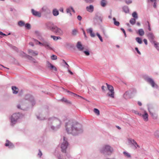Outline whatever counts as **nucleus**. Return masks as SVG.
<instances>
[{
	"label": "nucleus",
	"instance_id": "obj_22",
	"mask_svg": "<svg viewBox=\"0 0 159 159\" xmlns=\"http://www.w3.org/2000/svg\"><path fill=\"white\" fill-rule=\"evenodd\" d=\"M39 39L41 40V41L43 42V46L45 47L48 43H49L47 41L45 40L44 39L41 37Z\"/></svg>",
	"mask_w": 159,
	"mask_h": 159
},
{
	"label": "nucleus",
	"instance_id": "obj_59",
	"mask_svg": "<svg viewBox=\"0 0 159 159\" xmlns=\"http://www.w3.org/2000/svg\"><path fill=\"white\" fill-rule=\"evenodd\" d=\"M135 50L139 54H141V53L139 51L138 48L136 47L135 48Z\"/></svg>",
	"mask_w": 159,
	"mask_h": 159
},
{
	"label": "nucleus",
	"instance_id": "obj_10",
	"mask_svg": "<svg viewBox=\"0 0 159 159\" xmlns=\"http://www.w3.org/2000/svg\"><path fill=\"white\" fill-rule=\"evenodd\" d=\"M107 89L109 92L107 93V95L112 98H114V92L113 87L110 85L106 83Z\"/></svg>",
	"mask_w": 159,
	"mask_h": 159
},
{
	"label": "nucleus",
	"instance_id": "obj_3",
	"mask_svg": "<svg viewBox=\"0 0 159 159\" xmlns=\"http://www.w3.org/2000/svg\"><path fill=\"white\" fill-rule=\"evenodd\" d=\"M99 152L104 155H111L114 152V149L111 145L106 144L103 145L100 148Z\"/></svg>",
	"mask_w": 159,
	"mask_h": 159
},
{
	"label": "nucleus",
	"instance_id": "obj_53",
	"mask_svg": "<svg viewBox=\"0 0 159 159\" xmlns=\"http://www.w3.org/2000/svg\"><path fill=\"white\" fill-rule=\"evenodd\" d=\"M125 2L127 4H130L132 2V1L131 0H126Z\"/></svg>",
	"mask_w": 159,
	"mask_h": 159
},
{
	"label": "nucleus",
	"instance_id": "obj_2",
	"mask_svg": "<svg viewBox=\"0 0 159 159\" xmlns=\"http://www.w3.org/2000/svg\"><path fill=\"white\" fill-rule=\"evenodd\" d=\"M48 127L52 130L57 131L61 127V121L58 118L53 117L48 119Z\"/></svg>",
	"mask_w": 159,
	"mask_h": 159
},
{
	"label": "nucleus",
	"instance_id": "obj_16",
	"mask_svg": "<svg viewBox=\"0 0 159 159\" xmlns=\"http://www.w3.org/2000/svg\"><path fill=\"white\" fill-rule=\"evenodd\" d=\"M28 52L29 54L33 56H37L38 54V52L37 51H34L31 49L28 50Z\"/></svg>",
	"mask_w": 159,
	"mask_h": 159
},
{
	"label": "nucleus",
	"instance_id": "obj_44",
	"mask_svg": "<svg viewBox=\"0 0 159 159\" xmlns=\"http://www.w3.org/2000/svg\"><path fill=\"white\" fill-rule=\"evenodd\" d=\"M45 48L47 49H49L50 50H52V48L51 47L50 44L49 43H48V44L45 47Z\"/></svg>",
	"mask_w": 159,
	"mask_h": 159
},
{
	"label": "nucleus",
	"instance_id": "obj_63",
	"mask_svg": "<svg viewBox=\"0 0 159 159\" xmlns=\"http://www.w3.org/2000/svg\"><path fill=\"white\" fill-rule=\"evenodd\" d=\"M143 41L146 45H147L148 44L147 40L146 39H144Z\"/></svg>",
	"mask_w": 159,
	"mask_h": 159
},
{
	"label": "nucleus",
	"instance_id": "obj_21",
	"mask_svg": "<svg viewBox=\"0 0 159 159\" xmlns=\"http://www.w3.org/2000/svg\"><path fill=\"white\" fill-rule=\"evenodd\" d=\"M7 143L5 144L6 146H8L9 148H12L14 147V145L8 140H6Z\"/></svg>",
	"mask_w": 159,
	"mask_h": 159
},
{
	"label": "nucleus",
	"instance_id": "obj_52",
	"mask_svg": "<svg viewBox=\"0 0 159 159\" xmlns=\"http://www.w3.org/2000/svg\"><path fill=\"white\" fill-rule=\"evenodd\" d=\"M87 3H91L93 1V0H84Z\"/></svg>",
	"mask_w": 159,
	"mask_h": 159
},
{
	"label": "nucleus",
	"instance_id": "obj_57",
	"mask_svg": "<svg viewBox=\"0 0 159 159\" xmlns=\"http://www.w3.org/2000/svg\"><path fill=\"white\" fill-rule=\"evenodd\" d=\"M9 46H11V47L12 48L15 50H16V51H18V49L17 48H16V47H15V46H12V45H10Z\"/></svg>",
	"mask_w": 159,
	"mask_h": 159
},
{
	"label": "nucleus",
	"instance_id": "obj_28",
	"mask_svg": "<svg viewBox=\"0 0 159 159\" xmlns=\"http://www.w3.org/2000/svg\"><path fill=\"white\" fill-rule=\"evenodd\" d=\"M96 19L99 23H102V21L103 17L101 16H98L96 17Z\"/></svg>",
	"mask_w": 159,
	"mask_h": 159
},
{
	"label": "nucleus",
	"instance_id": "obj_41",
	"mask_svg": "<svg viewBox=\"0 0 159 159\" xmlns=\"http://www.w3.org/2000/svg\"><path fill=\"white\" fill-rule=\"evenodd\" d=\"M77 30L75 29L72 30V34L73 36H75L77 34Z\"/></svg>",
	"mask_w": 159,
	"mask_h": 159
},
{
	"label": "nucleus",
	"instance_id": "obj_43",
	"mask_svg": "<svg viewBox=\"0 0 159 159\" xmlns=\"http://www.w3.org/2000/svg\"><path fill=\"white\" fill-rule=\"evenodd\" d=\"M20 56L22 57L26 58L27 56H28V55L26 54L25 53L23 52H21L20 53Z\"/></svg>",
	"mask_w": 159,
	"mask_h": 159
},
{
	"label": "nucleus",
	"instance_id": "obj_47",
	"mask_svg": "<svg viewBox=\"0 0 159 159\" xmlns=\"http://www.w3.org/2000/svg\"><path fill=\"white\" fill-rule=\"evenodd\" d=\"M51 59L52 60H54L57 59V56L54 55H52L51 57Z\"/></svg>",
	"mask_w": 159,
	"mask_h": 159
},
{
	"label": "nucleus",
	"instance_id": "obj_12",
	"mask_svg": "<svg viewBox=\"0 0 159 159\" xmlns=\"http://www.w3.org/2000/svg\"><path fill=\"white\" fill-rule=\"evenodd\" d=\"M147 35L148 39L152 44H153V43L155 41H154L155 36L152 32L148 33Z\"/></svg>",
	"mask_w": 159,
	"mask_h": 159
},
{
	"label": "nucleus",
	"instance_id": "obj_46",
	"mask_svg": "<svg viewBox=\"0 0 159 159\" xmlns=\"http://www.w3.org/2000/svg\"><path fill=\"white\" fill-rule=\"evenodd\" d=\"M123 154L125 155V156L129 158L130 157V155L129 153L125 152H124Z\"/></svg>",
	"mask_w": 159,
	"mask_h": 159
},
{
	"label": "nucleus",
	"instance_id": "obj_8",
	"mask_svg": "<svg viewBox=\"0 0 159 159\" xmlns=\"http://www.w3.org/2000/svg\"><path fill=\"white\" fill-rule=\"evenodd\" d=\"M68 145V143L67 141V139L65 137H63L62 139V142L61 147V151L62 152L65 153L66 152Z\"/></svg>",
	"mask_w": 159,
	"mask_h": 159
},
{
	"label": "nucleus",
	"instance_id": "obj_24",
	"mask_svg": "<svg viewBox=\"0 0 159 159\" xmlns=\"http://www.w3.org/2000/svg\"><path fill=\"white\" fill-rule=\"evenodd\" d=\"M52 13L53 15L54 16H58L59 14V12L58 10L56 8L53 9L52 11Z\"/></svg>",
	"mask_w": 159,
	"mask_h": 159
},
{
	"label": "nucleus",
	"instance_id": "obj_60",
	"mask_svg": "<svg viewBox=\"0 0 159 159\" xmlns=\"http://www.w3.org/2000/svg\"><path fill=\"white\" fill-rule=\"evenodd\" d=\"M34 41H37L38 42L39 44L41 46H43V42L41 41V42L39 41L36 39H34Z\"/></svg>",
	"mask_w": 159,
	"mask_h": 159
},
{
	"label": "nucleus",
	"instance_id": "obj_39",
	"mask_svg": "<svg viewBox=\"0 0 159 159\" xmlns=\"http://www.w3.org/2000/svg\"><path fill=\"white\" fill-rule=\"evenodd\" d=\"M61 100L62 101L65 102L67 103V104H71V102L70 101L68 100H67L65 98H63L61 99Z\"/></svg>",
	"mask_w": 159,
	"mask_h": 159
},
{
	"label": "nucleus",
	"instance_id": "obj_40",
	"mask_svg": "<svg viewBox=\"0 0 159 159\" xmlns=\"http://www.w3.org/2000/svg\"><path fill=\"white\" fill-rule=\"evenodd\" d=\"M136 22V20L134 18H131L129 21V22L132 24V25H134Z\"/></svg>",
	"mask_w": 159,
	"mask_h": 159
},
{
	"label": "nucleus",
	"instance_id": "obj_54",
	"mask_svg": "<svg viewBox=\"0 0 159 159\" xmlns=\"http://www.w3.org/2000/svg\"><path fill=\"white\" fill-rule=\"evenodd\" d=\"M84 52L86 56H89L90 54L89 52L88 51H84Z\"/></svg>",
	"mask_w": 159,
	"mask_h": 159
},
{
	"label": "nucleus",
	"instance_id": "obj_48",
	"mask_svg": "<svg viewBox=\"0 0 159 159\" xmlns=\"http://www.w3.org/2000/svg\"><path fill=\"white\" fill-rule=\"evenodd\" d=\"M96 34H97V35L98 36V37L99 38V39L100 40V41L101 42H102L103 41V40L102 37H101V36L100 34L98 33H97Z\"/></svg>",
	"mask_w": 159,
	"mask_h": 159
},
{
	"label": "nucleus",
	"instance_id": "obj_7",
	"mask_svg": "<svg viewBox=\"0 0 159 159\" xmlns=\"http://www.w3.org/2000/svg\"><path fill=\"white\" fill-rule=\"evenodd\" d=\"M148 110L150 114L153 119H156L157 116L156 114V109L155 107L152 105H150L148 106Z\"/></svg>",
	"mask_w": 159,
	"mask_h": 159
},
{
	"label": "nucleus",
	"instance_id": "obj_62",
	"mask_svg": "<svg viewBox=\"0 0 159 159\" xmlns=\"http://www.w3.org/2000/svg\"><path fill=\"white\" fill-rule=\"evenodd\" d=\"M77 19L80 21L82 19V17L80 16L79 15L77 17Z\"/></svg>",
	"mask_w": 159,
	"mask_h": 159
},
{
	"label": "nucleus",
	"instance_id": "obj_11",
	"mask_svg": "<svg viewBox=\"0 0 159 159\" xmlns=\"http://www.w3.org/2000/svg\"><path fill=\"white\" fill-rule=\"evenodd\" d=\"M25 99L29 101L32 105H34L35 103L33 97L30 94L26 95L25 97Z\"/></svg>",
	"mask_w": 159,
	"mask_h": 159
},
{
	"label": "nucleus",
	"instance_id": "obj_55",
	"mask_svg": "<svg viewBox=\"0 0 159 159\" xmlns=\"http://www.w3.org/2000/svg\"><path fill=\"white\" fill-rule=\"evenodd\" d=\"M121 30L123 31V33L125 35V37H126L127 36L125 31L124 29L122 28H121L120 29Z\"/></svg>",
	"mask_w": 159,
	"mask_h": 159
},
{
	"label": "nucleus",
	"instance_id": "obj_49",
	"mask_svg": "<svg viewBox=\"0 0 159 159\" xmlns=\"http://www.w3.org/2000/svg\"><path fill=\"white\" fill-rule=\"evenodd\" d=\"M132 111L134 113H135L136 114L138 115H139L140 116H142V114L141 113H139L137 111H136L135 110H133Z\"/></svg>",
	"mask_w": 159,
	"mask_h": 159
},
{
	"label": "nucleus",
	"instance_id": "obj_14",
	"mask_svg": "<svg viewBox=\"0 0 159 159\" xmlns=\"http://www.w3.org/2000/svg\"><path fill=\"white\" fill-rule=\"evenodd\" d=\"M31 11L32 14L35 16L39 17H40L41 16V14L40 12L36 11L33 9H31Z\"/></svg>",
	"mask_w": 159,
	"mask_h": 159
},
{
	"label": "nucleus",
	"instance_id": "obj_9",
	"mask_svg": "<svg viewBox=\"0 0 159 159\" xmlns=\"http://www.w3.org/2000/svg\"><path fill=\"white\" fill-rule=\"evenodd\" d=\"M128 142L129 145L131 147L134 149H137V148H140V146L138 144L136 141L134 139L129 138L128 139Z\"/></svg>",
	"mask_w": 159,
	"mask_h": 159
},
{
	"label": "nucleus",
	"instance_id": "obj_23",
	"mask_svg": "<svg viewBox=\"0 0 159 159\" xmlns=\"http://www.w3.org/2000/svg\"><path fill=\"white\" fill-rule=\"evenodd\" d=\"M12 89L13 93L15 94H17L18 92V89L16 86H12Z\"/></svg>",
	"mask_w": 159,
	"mask_h": 159
},
{
	"label": "nucleus",
	"instance_id": "obj_34",
	"mask_svg": "<svg viewBox=\"0 0 159 159\" xmlns=\"http://www.w3.org/2000/svg\"><path fill=\"white\" fill-rule=\"evenodd\" d=\"M123 9L124 11L126 13H127L129 12V10L128 7L127 6H125L123 7Z\"/></svg>",
	"mask_w": 159,
	"mask_h": 159
},
{
	"label": "nucleus",
	"instance_id": "obj_64",
	"mask_svg": "<svg viewBox=\"0 0 159 159\" xmlns=\"http://www.w3.org/2000/svg\"><path fill=\"white\" fill-rule=\"evenodd\" d=\"M35 33L36 34L38 35V36H39L40 35V33H39V32L38 31H35Z\"/></svg>",
	"mask_w": 159,
	"mask_h": 159
},
{
	"label": "nucleus",
	"instance_id": "obj_1",
	"mask_svg": "<svg viewBox=\"0 0 159 159\" xmlns=\"http://www.w3.org/2000/svg\"><path fill=\"white\" fill-rule=\"evenodd\" d=\"M66 132L68 134L76 136L83 133V128L80 124L72 120H70L65 124Z\"/></svg>",
	"mask_w": 159,
	"mask_h": 159
},
{
	"label": "nucleus",
	"instance_id": "obj_32",
	"mask_svg": "<svg viewBox=\"0 0 159 159\" xmlns=\"http://www.w3.org/2000/svg\"><path fill=\"white\" fill-rule=\"evenodd\" d=\"M17 24L20 27L23 26L25 25V22L22 20H20L18 22Z\"/></svg>",
	"mask_w": 159,
	"mask_h": 159
},
{
	"label": "nucleus",
	"instance_id": "obj_36",
	"mask_svg": "<svg viewBox=\"0 0 159 159\" xmlns=\"http://www.w3.org/2000/svg\"><path fill=\"white\" fill-rule=\"evenodd\" d=\"M113 20L114 21V24L116 26H119L120 25V23L118 21L116 20V19L115 17L113 18Z\"/></svg>",
	"mask_w": 159,
	"mask_h": 159
},
{
	"label": "nucleus",
	"instance_id": "obj_31",
	"mask_svg": "<svg viewBox=\"0 0 159 159\" xmlns=\"http://www.w3.org/2000/svg\"><path fill=\"white\" fill-rule=\"evenodd\" d=\"M51 37L52 38L53 40L55 41H57L58 39H61V38L59 36H56L53 35H51Z\"/></svg>",
	"mask_w": 159,
	"mask_h": 159
},
{
	"label": "nucleus",
	"instance_id": "obj_13",
	"mask_svg": "<svg viewBox=\"0 0 159 159\" xmlns=\"http://www.w3.org/2000/svg\"><path fill=\"white\" fill-rule=\"evenodd\" d=\"M133 94V93L130 92V90L126 91L124 94V97L125 99L130 98H131V95Z\"/></svg>",
	"mask_w": 159,
	"mask_h": 159
},
{
	"label": "nucleus",
	"instance_id": "obj_26",
	"mask_svg": "<svg viewBox=\"0 0 159 159\" xmlns=\"http://www.w3.org/2000/svg\"><path fill=\"white\" fill-rule=\"evenodd\" d=\"M152 44H154V47L157 50L159 51V43H158L156 41H155Z\"/></svg>",
	"mask_w": 159,
	"mask_h": 159
},
{
	"label": "nucleus",
	"instance_id": "obj_5",
	"mask_svg": "<svg viewBox=\"0 0 159 159\" xmlns=\"http://www.w3.org/2000/svg\"><path fill=\"white\" fill-rule=\"evenodd\" d=\"M144 79L153 88L156 89H158V85L152 78L147 76L144 77Z\"/></svg>",
	"mask_w": 159,
	"mask_h": 159
},
{
	"label": "nucleus",
	"instance_id": "obj_51",
	"mask_svg": "<svg viewBox=\"0 0 159 159\" xmlns=\"http://www.w3.org/2000/svg\"><path fill=\"white\" fill-rule=\"evenodd\" d=\"M130 90V92L133 93V94L135 93L137 91L134 88L131 89Z\"/></svg>",
	"mask_w": 159,
	"mask_h": 159
},
{
	"label": "nucleus",
	"instance_id": "obj_19",
	"mask_svg": "<svg viewBox=\"0 0 159 159\" xmlns=\"http://www.w3.org/2000/svg\"><path fill=\"white\" fill-rule=\"evenodd\" d=\"M86 10L89 12H92L94 10V7L93 5H90L89 6H87L86 7Z\"/></svg>",
	"mask_w": 159,
	"mask_h": 159
},
{
	"label": "nucleus",
	"instance_id": "obj_6",
	"mask_svg": "<svg viewBox=\"0 0 159 159\" xmlns=\"http://www.w3.org/2000/svg\"><path fill=\"white\" fill-rule=\"evenodd\" d=\"M20 116V115L19 113L13 114L12 115L10 118V125L11 126H13L16 123Z\"/></svg>",
	"mask_w": 159,
	"mask_h": 159
},
{
	"label": "nucleus",
	"instance_id": "obj_56",
	"mask_svg": "<svg viewBox=\"0 0 159 159\" xmlns=\"http://www.w3.org/2000/svg\"><path fill=\"white\" fill-rule=\"evenodd\" d=\"M147 22L148 23V30L149 31H151V29L150 27V26L149 22L148 21H147Z\"/></svg>",
	"mask_w": 159,
	"mask_h": 159
},
{
	"label": "nucleus",
	"instance_id": "obj_29",
	"mask_svg": "<svg viewBox=\"0 0 159 159\" xmlns=\"http://www.w3.org/2000/svg\"><path fill=\"white\" fill-rule=\"evenodd\" d=\"M26 58H28L29 60L32 61L34 63L35 62V60L34 58L30 56L29 55H28L27 56Z\"/></svg>",
	"mask_w": 159,
	"mask_h": 159
},
{
	"label": "nucleus",
	"instance_id": "obj_17",
	"mask_svg": "<svg viewBox=\"0 0 159 159\" xmlns=\"http://www.w3.org/2000/svg\"><path fill=\"white\" fill-rule=\"evenodd\" d=\"M86 30L88 33L90 34V35L92 37H95V34L93 32V29L91 28L87 29Z\"/></svg>",
	"mask_w": 159,
	"mask_h": 159
},
{
	"label": "nucleus",
	"instance_id": "obj_35",
	"mask_svg": "<svg viewBox=\"0 0 159 159\" xmlns=\"http://www.w3.org/2000/svg\"><path fill=\"white\" fill-rule=\"evenodd\" d=\"M135 40L139 44H141L142 43V39L139 37H136L135 38Z\"/></svg>",
	"mask_w": 159,
	"mask_h": 159
},
{
	"label": "nucleus",
	"instance_id": "obj_27",
	"mask_svg": "<svg viewBox=\"0 0 159 159\" xmlns=\"http://www.w3.org/2000/svg\"><path fill=\"white\" fill-rule=\"evenodd\" d=\"M41 11L42 12L48 13L50 11L49 9L46 7H43L42 8Z\"/></svg>",
	"mask_w": 159,
	"mask_h": 159
},
{
	"label": "nucleus",
	"instance_id": "obj_25",
	"mask_svg": "<svg viewBox=\"0 0 159 159\" xmlns=\"http://www.w3.org/2000/svg\"><path fill=\"white\" fill-rule=\"evenodd\" d=\"M138 34L139 35L142 36L144 35V32L143 29H140L138 30Z\"/></svg>",
	"mask_w": 159,
	"mask_h": 159
},
{
	"label": "nucleus",
	"instance_id": "obj_37",
	"mask_svg": "<svg viewBox=\"0 0 159 159\" xmlns=\"http://www.w3.org/2000/svg\"><path fill=\"white\" fill-rule=\"evenodd\" d=\"M38 119L39 120H43L45 119V117L43 116L42 115L37 116Z\"/></svg>",
	"mask_w": 159,
	"mask_h": 159
},
{
	"label": "nucleus",
	"instance_id": "obj_20",
	"mask_svg": "<svg viewBox=\"0 0 159 159\" xmlns=\"http://www.w3.org/2000/svg\"><path fill=\"white\" fill-rule=\"evenodd\" d=\"M142 116L143 117L144 121H147L148 120V114L147 112L146 111H144V114L142 115Z\"/></svg>",
	"mask_w": 159,
	"mask_h": 159
},
{
	"label": "nucleus",
	"instance_id": "obj_58",
	"mask_svg": "<svg viewBox=\"0 0 159 159\" xmlns=\"http://www.w3.org/2000/svg\"><path fill=\"white\" fill-rule=\"evenodd\" d=\"M42 153L40 151V150H39V152L38 153V155L40 157L42 156Z\"/></svg>",
	"mask_w": 159,
	"mask_h": 159
},
{
	"label": "nucleus",
	"instance_id": "obj_30",
	"mask_svg": "<svg viewBox=\"0 0 159 159\" xmlns=\"http://www.w3.org/2000/svg\"><path fill=\"white\" fill-rule=\"evenodd\" d=\"M154 135L156 138H159V129L155 131Z\"/></svg>",
	"mask_w": 159,
	"mask_h": 159
},
{
	"label": "nucleus",
	"instance_id": "obj_45",
	"mask_svg": "<svg viewBox=\"0 0 159 159\" xmlns=\"http://www.w3.org/2000/svg\"><path fill=\"white\" fill-rule=\"evenodd\" d=\"M25 25V28L27 29H30L31 28V25L30 24L26 23Z\"/></svg>",
	"mask_w": 159,
	"mask_h": 159
},
{
	"label": "nucleus",
	"instance_id": "obj_4",
	"mask_svg": "<svg viewBox=\"0 0 159 159\" xmlns=\"http://www.w3.org/2000/svg\"><path fill=\"white\" fill-rule=\"evenodd\" d=\"M46 25L48 29L51 30L56 34L59 35H62L63 34V30L57 26L54 25L51 22H48L46 24Z\"/></svg>",
	"mask_w": 159,
	"mask_h": 159
},
{
	"label": "nucleus",
	"instance_id": "obj_18",
	"mask_svg": "<svg viewBox=\"0 0 159 159\" xmlns=\"http://www.w3.org/2000/svg\"><path fill=\"white\" fill-rule=\"evenodd\" d=\"M47 63L48 64V68H50L51 69H53L56 71H57V70L56 68L53 65H52L51 63H50L49 61H47Z\"/></svg>",
	"mask_w": 159,
	"mask_h": 159
},
{
	"label": "nucleus",
	"instance_id": "obj_50",
	"mask_svg": "<svg viewBox=\"0 0 159 159\" xmlns=\"http://www.w3.org/2000/svg\"><path fill=\"white\" fill-rule=\"evenodd\" d=\"M66 11L67 13H69L70 16L72 15V14L71 13V8H67Z\"/></svg>",
	"mask_w": 159,
	"mask_h": 159
},
{
	"label": "nucleus",
	"instance_id": "obj_15",
	"mask_svg": "<svg viewBox=\"0 0 159 159\" xmlns=\"http://www.w3.org/2000/svg\"><path fill=\"white\" fill-rule=\"evenodd\" d=\"M76 47L79 51H82L84 49V47L81 44L80 42L79 41L77 42L76 44Z\"/></svg>",
	"mask_w": 159,
	"mask_h": 159
},
{
	"label": "nucleus",
	"instance_id": "obj_61",
	"mask_svg": "<svg viewBox=\"0 0 159 159\" xmlns=\"http://www.w3.org/2000/svg\"><path fill=\"white\" fill-rule=\"evenodd\" d=\"M63 61L64 62V63L65 64V65H66V67L67 68V69H68V68L69 67V65L64 60H63Z\"/></svg>",
	"mask_w": 159,
	"mask_h": 159
},
{
	"label": "nucleus",
	"instance_id": "obj_33",
	"mask_svg": "<svg viewBox=\"0 0 159 159\" xmlns=\"http://www.w3.org/2000/svg\"><path fill=\"white\" fill-rule=\"evenodd\" d=\"M107 2L106 0H102L100 2L101 6L102 7H105L106 6Z\"/></svg>",
	"mask_w": 159,
	"mask_h": 159
},
{
	"label": "nucleus",
	"instance_id": "obj_38",
	"mask_svg": "<svg viewBox=\"0 0 159 159\" xmlns=\"http://www.w3.org/2000/svg\"><path fill=\"white\" fill-rule=\"evenodd\" d=\"M132 16L135 19H137L138 18L137 13L135 11H134L133 13Z\"/></svg>",
	"mask_w": 159,
	"mask_h": 159
},
{
	"label": "nucleus",
	"instance_id": "obj_42",
	"mask_svg": "<svg viewBox=\"0 0 159 159\" xmlns=\"http://www.w3.org/2000/svg\"><path fill=\"white\" fill-rule=\"evenodd\" d=\"M94 112L97 115H99L100 114V112L99 110L97 108H94Z\"/></svg>",
	"mask_w": 159,
	"mask_h": 159
}]
</instances>
